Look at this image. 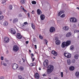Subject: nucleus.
Segmentation results:
<instances>
[{
	"label": "nucleus",
	"mask_w": 79,
	"mask_h": 79,
	"mask_svg": "<svg viewBox=\"0 0 79 79\" xmlns=\"http://www.w3.org/2000/svg\"><path fill=\"white\" fill-rule=\"evenodd\" d=\"M54 67L52 65H48L47 70V73L48 74H50L53 71Z\"/></svg>",
	"instance_id": "f257e3e1"
},
{
	"label": "nucleus",
	"mask_w": 79,
	"mask_h": 79,
	"mask_svg": "<svg viewBox=\"0 0 79 79\" xmlns=\"http://www.w3.org/2000/svg\"><path fill=\"white\" fill-rule=\"evenodd\" d=\"M19 49V48L17 45H15L13 47V51L15 52H18Z\"/></svg>",
	"instance_id": "f03ea898"
},
{
	"label": "nucleus",
	"mask_w": 79,
	"mask_h": 79,
	"mask_svg": "<svg viewBox=\"0 0 79 79\" xmlns=\"http://www.w3.org/2000/svg\"><path fill=\"white\" fill-rule=\"evenodd\" d=\"M12 66L13 69H16L18 68V64L16 63L13 64Z\"/></svg>",
	"instance_id": "7ed1b4c3"
},
{
	"label": "nucleus",
	"mask_w": 79,
	"mask_h": 79,
	"mask_svg": "<svg viewBox=\"0 0 79 79\" xmlns=\"http://www.w3.org/2000/svg\"><path fill=\"white\" fill-rule=\"evenodd\" d=\"M55 39L56 40V45H59L60 44V41L58 39V38L56 37H55Z\"/></svg>",
	"instance_id": "20e7f679"
},
{
	"label": "nucleus",
	"mask_w": 79,
	"mask_h": 79,
	"mask_svg": "<svg viewBox=\"0 0 79 79\" xmlns=\"http://www.w3.org/2000/svg\"><path fill=\"white\" fill-rule=\"evenodd\" d=\"M64 55L67 58H71V55L69 53L65 52L64 53Z\"/></svg>",
	"instance_id": "39448f33"
},
{
	"label": "nucleus",
	"mask_w": 79,
	"mask_h": 79,
	"mask_svg": "<svg viewBox=\"0 0 79 79\" xmlns=\"http://www.w3.org/2000/svg\"><path fill=\"white\" fill-rule=\"evenodd\" d=\"M48 64V61L47 60H45L44 61V65L45 67L47 66Z\"/></svg>",
	"instance_id": "423d86ee"
},
{
	"label": "nucleus",
	"mask_w": 79,
	"mask_h": 79,
	"mask_svg": "<svg viewBox=\"0 0 79 79\" xmlns=\"http://www.w3.org/2000/svg\"><path fill=\"white\" fill-rule=\"evenodd\" d=\"M4 42L6 43H6H8V42H9V41H10V39L8 38V37H5L4 38Z\"/></svg>",
	"instance_id": "0eeeda50"
},
{
	"label": "nucleus",
	"mask_w": 79,
	"mask_h": 79,
	"mask_svg": "<svg viewBox=\"0 0 79 79\" xmlns=\"http://www.w3.org/2000/svg\"><path fill=\"white\" fill-rule=\"evenodd\" d=\"M61 46L62 48H64L65 47H67L66 45V42H63Z\"/></svg>",
	"instance_id": "6e6552de"
},
{
	"label": "nucleus",
	"mask_w": 79,
	"mask_h": 79,
	"mask_svg": "<svg viewBox=\"0 0 79 79\" xmlns=\"http://www.w3.org/2000/svg\"><path fill=\"white\" fill-rule=\"evenodd\" d=\"M55 31V28L53 27H51L50 29V32H53Z\"/></svg>",
	"instance_id": "1a4fd4ad"
},
{
	"label": "nucleus",
	"mask_w": 79,
	"mask_h": 79,
	"mask_svg": "<svg viewBox=\"0 0 79 79\" xmlns=\"http://www.w3.org/2000/svg\"><path fill=\"white\" fill-rule=\"evenodd\" d=\"M71 43V41L70 40H68L66 42V46L68 47V46H69Z\"/></svg>",
	"instance_id": "9d476101"
},
{
	"label": "nucleus",
	"mask_w": 79,
	"mask_h": 79,
	"mask_svg": "<svg viewBox=\"0 0 79 79\" xmlns=\"http://www.w3.org/2000/svg\"><path fill=\"white\" fill-rule=\"evenodd\" d=\"M10 32L12 34H16V31L14 29H12L10 30Z\"/></svg>",
	"instance_id": "9b49d317"
},
{
	"label": "nucleus",
	"mask_w": 79,
	"mask_h": 79,
	"mask_svg": "<svg viewBox=\"0 0 79 79\" xmlns=\"http://www.w3.org/2000/svg\"><path fill=\"white\" fill-rule=\"evenodd\" d=\"M40 19L41 20H44L45 19V15H44L42 14L40 16Z\"/></svg>",
	"instance_id": "f8f14e48"
},
{
	"label": "nucleus",
	"mask_w": 79,
	"mask_h": 79,
	"mask_svg": "<svg viewBox=\"0 0 79 79\" xmlns=\"http://www.w3.org/2000/svg\"><path fill=\"white\" fill-rule=\"evenodd\" d=\"M17 37L19 39H22V36H21V35L19 33L17 34Z\"/></svg>",
	"instance_id": "ddd939ff"
},
{
	"label": "nucleus",
	"mask_w": 79,
	"mask_h": 79,
	"mask_svg": "<svg viewBox=\"0 0 79 79\" xmlns=\"http://www.w3.org/2000/svg\"><path fill=\"white\" fill-rule=\"evenodd\" d=\"M35 77L36 79H39V75L37 73H36L35 74Z\"/></svg>",
	"instance_id": "4468645a"
},
{
	"label": "nucleus",
	"mask_w": 79,
	"mask_h": 79,
	"mask_svg": "<svg viewBox=\"0 0 79 79\" xmlns=\"http://www.w3.org/2000/svg\"><path fill=\"white\" fill-rule=\"evenodd\" d=\"M37 13L38 14V15H41L42 14V11L40 10L39 9H38L37 10Z\"/></svg>",
	"instance_id": "2eb2a0df"
},
{
	"label": "nucleus",
	"mask_w": 79,
	"mask_h": 79,
	"mask_svg": "<svg viewBox=\"0 0 79 79\" xmlns=\"http://www.w3.org/2000/svg\"><path fill=\"white\" fill-rule=\"evenodd\" d=\"M52 53L54 56H57V52L54 51H52Z\"/></svg>",
	"instance_id": "dca6fc26"
},
{
	"label": "nucleus",
	"mask_w": 79,
	"mask_h": 79,
	"mask_svg": "<svg viewBox=\"0 0 79 79\" xmlns=\"http://www.w3.org/2000/svg\"><path fill=\"white\" fill-rule=\"evenodd\" d=\"M71 33L69 32L66 34V37H69L71 36Z\"/></svg>",
	"instance_id": "f3484780"
},
{
	"label": "nucleus",
	"mask_w": 79,
	"mask_h": 79,
	"mask_svg": "<svg viewBox=\"0 0 79 79\" xmlns=\"http://www.w3.org/2000/svg\"><path fill=\"white\" fill-rule=\"evenodd\" d=\"M75 76L76 77H79V72L77 71L75 73Z\"/></svg>",
	"instance_id": "a211bd4d"
},
{
	"label": "nucleus",
	"mask_w": 79,
	"mask_h": 79,
	"mask_svg": "<svg viewBox=\"0 0 79 79\" xmlns=\"http://www.w3.org/2000/svg\"><path fill=\"white\" fill-rule=\"evenodd\" d=\"M67 62L68 64L70 65L71 63V60L70 59H68L67 60Z\"/></svg>",
	"instance_id": "6ab92c4d"
},
{
	"label": "nucleus",
	"mask_w": 79,
	"mask_h": 79,
	"mask_svg": "<svg viewBox=\"0 0 79 79\" xmlns=\"http://www.w3.org/2000/svg\"><path fill=\"white\" fill-rule=\"evenodd\" d=\"M63 29L64 31H68L69 29V28L68 27H63Z\"/></svg>",
	"instance_id": "aec40b11"
},
{
	"label": "nucleus",
	"mask_w": 79,
	"mask_h": 79,
	"mask_svg": "<svg viewBox=\"0 0 79 79\" xmlns=\"http://www.w3.org/2000/svg\"><path fill=\"white\" fill-rule=\"evenodd\" d=\"M74 58L75 59H76V60H77L78 59V58H79V55H75L74 56Z\"/></svg>",
	"instance_id": "412c9836"
},
{
	"label": "nucleus",
	"mask_w": 79,
	"mask_h": 79,
	"mask_svg": "<svg viewBox=\"0 0 79 79\" xmlns=\"http://www.w3.org/2000/svg\"><path fill=\"white\" fill-rule=\"evenodd\" d=\"M26 2V0H21L20 3L21 4H24Z\"/></svg>",
	"instance_id": "4be33fe9"
},
{
	"label": "nucleus",
	"mask_w": 79,
	"mask_h": 79,
	"mask_svg": "<svg viewBox=\"0 0 79 79\" xmlns=\"http://www.w3.org/2000/svg\"><path fill=\"white\" fill-rule=\"evenodd\" d=\"M70 71H73L74 70V67L73 66H71L69 68Z\"/></svg>",
	"instance_id": "5701e85b"
},
{
	"label": "nucleus",
	"mask_w": 79,
	"mask_h": 79,
	"mask_svg": "<svg viewBox=\"0 0 79 79\" xmlns=\"http://www.w3.org/2000/svg\"><path fill=\"white\" fill-rule=\"evenodd\" d=\"M18 21V19L16 18L14 19L13 20V23H16Z\"/></svg>",
	"instance_id": "b1692460"
},
{
	"label": "nucleus",
	"mask_w": 79,
	"mask_h": 79,
	"mask_svg": "<svg viewBox=\"0 0 79 79\" xmlns=\"http://www.w3.org/2000/svg\"><path fill=\"white\" fill-rule=\"evenodd\" d=\"M3 25L5 26H8V22L6 21H5L4 22Z\"/></svg>",
	"instance_id": "393cba45"
},
{
	"label": "nucleus",
	"mask_w": 79,
	"mask_h": 79,
	"mask_svg": "<svg viewBox=\"0 0 79 79\" xmlns=\"http://www.w3.org/2000/svg\"><path fill=\"white\" fill-rule=\"evenodd\" d=\"M77 19L76 18H73V23H76V22H77Z\"/></svg>",
	"instance_id": "a878e982"
},
{
	"label": "nucleus",
	"mask_w": 79,
	"mask_h": 79,
	"mask_svg": "<svg viewBox=\"0 0 79 79\" xmlns=\"http://www.w3.org/2000/svg\"><path fill=\"white\" fill-rule=\"evenodd\" d=\"M6 2V1L5 0H2V3H3V5H6V3H5Z\"/></svg>",
	"instance_id": "bb28decb"
},
{
	"label": "nucleus",
	"mask_w": 79,
	"mask_h": 79,
	"mask_svg": "<svg viewBox=\"0 0 79 79\" xmlns=\"http://www.w3.org/2000/svg\"><path fill=\"white\" fill-rule=\"evenodd\" d=\"M21 8L23 10V11H25V12H27V10H24V8L22 6H21Z\"/></svg>",
	"instance_id": "cd10ccee"
},
{
	"label": "nucleus",
	"mask_w": 79,
	"mask_h": 79,
	"mask_svg": "<svg viewBox=\"0 0 79 79\" xmlns=\"http://www.w3.org/2000/svg\"><path fill=\"white\" fill-rule=\"evenodd\" d=\"M19 69L20 70V71H23L24 70V67H20L19 68Z\"/></svg>",
	"instance_id": "c85d7f7f"
},
{
	"label": "nucleus",
	"mask_w": 79,
	"mask_h": 79,
	"mask_svg": "<svg viewBox=\"0 0 79 79\" xmlns=\"http://www.w3.org/2000/svg\"><path fill=\"white\" fill-rule=\"evenodd\" d=\"M70 49L71 50H74V46L73 45H71L70 46Z\"/></svg>",
	"instance_id": "c756f323"
},
{
	"label": "nucleus",
	"mask_w": 79,
	"mask_h": 79,
	"mask_svg": "<svg viewBox=\"0 0 79 79\" xmlns=\"http://www.w3.org/2000/svg\"><path fill=\"white\" fill-rule=\"evenodd\" d=\"M18 79H24V78L22 77L20 75L19 76Z\"/></svg>",
	"instance_id": "7c9ffc66"
},
{
	"label": "nucleus",
	"mask_w": 79,
	"mask_h": 79,
	"mask_svg": "<svg viewBox=\"0 0 79 79\" xmlns=\"http://www.w3.org/2000/svg\"><path fill=\"white\" fill-rule=\"evenodd\" d=\"M31 26L32 28L34 30V29H35V26L33 24V23L31 24Z\"/></svg>",
	"instance_id": "2f4dec72"
},
{
	"label": "nucleus",
	"mask_w": 79,
	"mask_h": 79,
	"mask_svg": "<svg viewBox=\"0 0 79 79\" xmlns=\"http://www.w3.org/2000/svg\"><path fill=\"white\" fill-rule=\"evenodd\" d=\"M76 61V60L74 59L71 60V63H74Z\"/></svg>",
	"instance_id": "473e14b6"
},
{
	"label": "nucleus",
	"mask_w": 79,
	"mask_h": 79,
	"mask_svg": "<svg viewBox=\"0 0 79 79\" xmlns=\"http://www.w3.org/2000/svg\"><path fill=\"white\" fill-rule=\"evenodd\" d=\"M13 8V6H12V5H10L9 6V9L10 10H12V9Z\"/></svg>",
	"instance_id": "72a5a7b5"
},
{
	"label": "nucleus",
	"mask_w": 79,
	"mask_h": 79,
	"mask_svg": "<svg viewBox=\"0 0 79 79\" xmlns=\"http://www.w3.org/2000/svg\"><path fill=\"white\" fill-rule=\"evenodd\" d=\"M44 42L46 43L45 44H46V45H47V43H48V41L47 40L45 39L44 40Z\"/></svg>",
	"instance_id": "f704fd0d"
},
{
	"label": "nucleus",
	"mask_w": 79,
	"mask_h": 79,
	"mask_svg": "<svg viewBox=\"0 0 79 79\" xmlns=\"http://www.w3.org/2000/svg\"><path fill=\"white\" fill-rule=\"evenodd\" d=\"M32 4H33L34 5L36 4V2L35 1H33L31 2Z\"/></svg>",
	"instance_id": "c9c22d12"
},
{
	"label": "nucleus",
	"mask_w": 79,
	"mask_h": 79,
	"mask_svg": "<svg viewBox=\"0 0 79 79\" xmlns=\"http://www.w3.org/2000/svg\"><path fill=\"white\" fill-rule=\"evenodd\" d=\"M65 16V14H63L62 15L60 16V18H64Z\"/></svg>",
	"instance_id": "e433bc0d"
},
{
	"label": "nucleus",
	"mask_w": 79,
	"mask_h": 79,
	"mask_svg": "<svg viewBox=\"0 0 79 79\" xmlns=\"http://www.w3.org/2000/svg\"><path fill=\"white\" fill-rule=\"evenodd\" d=\"M4 17L3 16H0V20H2V19H3V17Z\"/></svg>",
	"instance_id": "4c0bfd02"
},
{
	"label": "nucleus",
	"mask_w": 79,
	"mask_h": 79,
	"mask_svg": "<svg viewBox=\"0 0 79 79\" xmlns=\"http://www.w3.org/2000/svg\"><path fill=\"white\" fill-rule=\"evenodd\" d=\"M61 10H60V11L58 13V16H60V15H61L62 14V13H61Z\"/></svg>",
	"instance_id": "58836bf2"
},
{
	"label": "nucleus",
	"mask_w": 79,
	"mask_h": 79,
	"mask_svg": "<svg viewBox=\"0 0 79 79\" xmlns=\"http://www.w3.org/2000/svg\"><path fill=\"white\" fill-rule=\"evenodd\" d=\"M70 22H73V18H71L70 19Z\"/></svg>",
	"instance_id": "ea45409f"
},
{
	"label": "nucleus",
	"mask_w": 79,
	"mask_h": 79,
	"mask_svg": "<svg viewBox=\"0 0 79 79\" xmlns=\"http://www.w3.org/2000/svg\"><path fill=\"white\" fill-rule=\"evenodd\" d=\"M39 37L40 39H41L42 40V39H43V37H42V36L39 35Z\"/></svg>",
	"instance_id": "a19ab883"
},
{
	"label": "nucleus",
	"mask_w": 79,
	"mask_h": 79,
	"mask_svg": "<svg viewBox=\"0 0 79 79\" xmlns=\"http://www.w3.org/2000/svg\"><path fill=\"white\" fill-rule=\"evenodd\" d=\"M32 41L33 42H35V38H33L32 40Z\"/></svg>",
	"instance_id": "79ce46f5"
},
{
	"label": "nucleus",
	"mask_w": 79,
	"mask_h": 79,
	"mask_svg": "<svg viewBox=\"0 0 79 79\" xmlns=\"http://www.w3.org/2000/svg\"><path fill=\"white\" fill-rule=\"evenodd\" d=\"M30 66H35V65H34V64L33 63H31L30 64Z\"/></svg>",
	"instance_id": "37998d69"
},
{
	"label": "nucleus",
	"mask_w": 79,
	"mask_h": 79,
	"mask_svg": "<svg viewBox=\"0 0 79 79\" xmlns=\"http://www.w3.org/2000/svg\"><path fill=\"white\" fill-rule=\"evenodd\" d=\"M22 16H23V15H22V14H20L19 15V17H22Z\"/></svg>",
	"instance_id": "c03bdc74"
},
{
	"label": "nucleus",
	"mask_w": 79,
	"mask_h": 79,
	"mask_svg": "<svg viewBox=\"0 0 79 79\" xmlns=\"http://www.w3.org/2000/svg\"><path fill=\"white\" fill-rule=\"evenodd\" d=\"M61 77H63V72H61Z\"/></svg>",
	"instance_id": "a18cd8bd"
},
{
	"label": "nucleus",
	"mask_w": 79,
	"mask_h": 79,
	"mask_svg": "<svg viewBox=\"0 0 79 79\" xmlns=\"http://www.w3.org/2000/svg\"><path fill=\"white\" fill-rule=\"evenodd\" d=\"M1 60H3V59H4V58H3V57L2 56L1 57Z\"/></svg>",
	"instance_id": "49530a36"
},
{
	"label": "nucleus",
	"mask_w": 79,
	"mask_h": 79,
	"mask_svg": "<svg viewBox=\"0 0 79 79\" xmlns=\"http://www.w3.org/2000/svg\"><path fill=\"white\" fill-rule=\"evenodd\" d=\"M27 15L28 16L29 18H30V14H29V13H28L27 14Z\"/></svg>",
	"instance_id": "de8ad7c7"
},
{
	"label": "nucleus",
	"mask_w": 79,
	"mask_h": 79,
	"mask_svg": "<svg viewBox=\"0 0 79 79\" xmlns=\"http://www.w3.org/2000/svg\"><path fill=\"white\" fill-rule=\"evenodd\" d=\"M3 64L4 65V66H6V63H3Z\"/></svg>",
	"instance_id": "09e8293b"
},
{
	"label": "nucleus",
	"mask_w": 79,
	"mask_h": 79,
	"mask_svg": "<svg viewBox=\"0 0 79 79\" xmlns=\"http://www.w3.org/2000/svg\"><path fill=\"white\" fill-rule=\"evenodd\" d=\"M35 49H37V45H35Z\"/></svg>",
	"instance_id": "8fccbe9b"
},
{
	"label": "nucleus",
	"mask_w": 79,
	"mask_h": 79,
	"mask_svg": "<svg viewBox=\"0 0 79 79\" xmlns=\"http://www.w3.org/2000/svg\"><path fill=\"white\" fill-rule=\"evenodd\" d=\"M61 13L62 14L64 13V10L61 11Z\"/></svg>",
	"instance_id": "3c124183"
},
{
	"label": "nucleus",
	"mask_w": 79,
	"mask_h": 79,
	"mask_svg": "<svg viewBox=\"0 0 79 79\" xmlns=\"http://www.w3.org/2000/svg\"><path fill=\"white\" fill-rule=\"evenodd\" d=\"M24 24L26 25V24H28V23H27V22H24Z\"/></svg>",
	"instance_id": "603ef678"
},
{
	"label": "nucleus",
	"mask_w": 79,
	"mask_h": 79,
	"mask_svg": "<svg viewBox=\"0 0 79 79\" xmlns=\"http://www.w3.org/2000/svg\"><path fill=\"white\" fill-rule=\"evenodd\" d=\"M26 44H28V43H29V41H26Z\"/></svg>",
	"instance_id": "864d4df0"
},
{
	"label": "nucleus",
	"mask_w": 79,
	"mask_h": 79,
	"mask_svg": "<svg viewBox=\"0 0 79 79\" xmlns=\"http://www.w3.org/2000/svg\"><path fill=\"white\" fill-rule=\"evenodd\" d=\"M32 14H34V13H35L34 11L33 10L32 12Z\"/></svg>",
	"instance_id": "5fc2aeb1"
},
{
	"label": "nucleus",
	"mask_w": 79,
	"mask_h": 79,
	"mask_svg": "<svg viewBox=\"0 0 79 79\" xmlns=\"http://www.w3.org/2000/svg\"><path fill=\"white\" fill-rule=\"evenodd\" d=\"M43 76H44V77H45V76H46V75H45V74H43Z\"/></svg>",
	"instance_id": "6e6d98bb"
},
{
	"label": "nucleus",
	"mask_w": 79,
	"mask_h": 79,
	"mask_svg": "<svg viewBox=\"0 0 79 79\" xmlns=\"http://www.w3.org/2000/svg\"><path fill=\"white\" fill-rule=\"evenodd\" d=\"M35 57H34L33 59H32V61H34V60H35Z\"/></svg>",
	"instance_id": "4d7b16f0"
},
{
	"label": "nucleus",
	"mask_w": 79,
	"mask_h": 79,
	"mask_svg": "<svg viewBox=\"0 0 79 79\" xmlns=\"http://www.w3.org/2000/svg\"><path fill=\"white\" fill-rule=\"evenodd\" d=\"M31 56H34V54H33V53H31Z\"/></svg>",
	"instance_id": "13d9d810"
},
{
	"label": "nucleus",
	"mask_w": 79,
	"mask_h": 79,
	"mask_svg": "<svg viewBox=\"0 0 79 79\" xmlns=\"http://www.w3.org/2000/svg\"><path fill=\"white\" fill-rule=\"evenodd\" d=\"M22 60H23V62H24V61H25V60L24 59H23V58H22Z\"/></svg>",
	"instance_id": "bf43d9fd"
},
{
	"label": "nucleus",
	"mask_w": 79,
	"mask_h": 79,
	"mask_svg": "<svg viewBox=\"0 0 79 79\" xmlns=\"http://www.w3.org/2000/svg\"><path fill=\"white\" fill-rule=\"evenodd\" d=\"M54 79H58V78L57 77H55V78H54Z\"/></svg>",
	"instance_id": "052dcab7"
},
{
	"label": "nucleus",
	"mask_w": 79,
	"mask_h": 79,
	"mask_svg": "<svg viewBox=\"0 0 79 79\" xmlns=\"http://www.w3.org/2000/svg\"><path fill=\"white\" fill-rule=\"evenodd\" d=\"M2 12L1 11H0V15H2Z\"/></svg>",
	"instance_id": "680f3d73"
},
{
	"label": "nucleus",
	"mask_w": 79,
	"mask_h": 79,
	"mask_svg": "<svg viewBox=\"0 0 79 79\" xmlns=\"http://www.w3.org/2000/svg\"><path fill=\"white\" fill-rule=\"evenodd\" d=\"M39 70H41V69H40V67L39 68Z\"/></svg>",
	"instance_id": "e2e57ef3"
},
{
	"label": "nucleus",
	"mask_w": 79,
	"mask_h": 79,
	"mask_svg": "<svg viewBox=\"0 0 79 79\" xmlns=\"http://www.w3.org/2000/svg\"><path fill=\"white\" fill-rule=\"evenodd\" d=\"M0 78L1 79H3V77H1Z\"/></svg>",
	"instance_id": "0e129e2a"
},
{
	"label": "nucleus",
	"mask_w": 79,
	"mask_h": 79,
	"mask_svg": "<svg viewBox=\"0 0 79 79\" xmlns=\"http://www.w3.org/2000/svg\"><path fill=\"white\" fill-rule=\"evenodd\" d=\"M77 9L78 10H79V8L78 7H77Z\"/></svg>",
	"instance_id": "69168bd1"
},
{
	"label": "nucleus",
	"mask_w": 79,
	"mask_h": 79,
	"mask_svg": "<svg viewBox=\"0 0 79 79\" xmlns=\"http://www.w3.org/2000/svg\"><path fill=\"white\" fill-rule=\"evenodd\" d=\"M19 64H21V61H19Z\"/></svg>",
	"instance_id": "338daca9"
},
{
	"label": "nucleus",
	"mask_w": 79,
	"mask_h": 79,
	"mask_svg": "<svg viewBox=\"0 0 79 79\" xmlns=\"http://www.w3.org/2000/svg\"><path fill=\"white\" fill-rule=\"evenodd\" d=\"M32 46H34V44H32Z\"/></svg>",
	"instance_id": "774afa93"
}]
</instances>
